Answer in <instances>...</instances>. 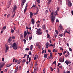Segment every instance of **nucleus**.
Listing matches in <instances>:
<instances>
[{
    "mask_svg": "<svg viewBox=\"0 0 73 73\" xmlns=\"http://www.w3.org/2000/svg\"><path fill=\"white\" fill-rule=\"evenodd\" d=\"M45 73V68H44V69L43 71V73Z\"/></svg>",
    "mask_w": 73,
    "mask_h": 73,
    "instance_id": "nucleus-32",
    "label": "nucleus"
},
{
    "mask_svg": "<svg viewBox=\"0 0 73 73\" xmlns=\"http://www.w3.org/2000/svg\"><path fill=\"white\" fill-rule=\"evenodd\" d=\"M36 72H37V68H35L34 70V73H36Z\"/></svg>",
    "mask_w": 73,
    "mask_h": 73,
    "instance_id": "nucleus-22",
    "label": "nucleus"
},
{
    "mask_svg": "<svg viewBox=\"0 0 73 73\" xmlns=\"http://www.w3.org/2000/svg\"><path fill=\"white\" fill-rule=\"evenodd\" d=\"M64 60H65L64 57H63V58H61L59 59V61L60 62H63L64 61Z\"/></svg>",
    "mask_w": 73,
    "mask_h": 73,
    "instance_id": "nucleus-4",
    "label": "nucleus"
},
{
    "mask_svg": "<svg viewBox=\"0 0 73 73\" xmlns=\"http://www.w3.org/2000/svg\"><path fill=\"white\" fill-rule=\"evenodd\" d=\"M57 72L58 73L60 72V70L59 69V68H57Z\"/></svg>",
    "mask_w": 73,
    "mask_h": 73,
    "instance_id": "nucleus-29",
    "label": "nucleus"
},
{
    "mask_svg": "<svg viewBox=\"0 0 73 73\" xmlns=\"http://www.w3.org/2000/svg\"><path fill=\"white\" fill-rule=\"evenodd\" d=\"M55 31L56 34H58V31H57L56 30Z\"/></svg>",
    "mask_w": 73,
    "mask_h": 73,
    "instance_id": "nucleus-55",
    "label": "nucleus"
},
{
    "mask_svg": "<svg viewBox=\"0 0 73 73\" xmlns=\"http://www.w3.org/2000/svg\"><path fill=\"white\" fill-rule=\"evenodd\" d=\"M66 53V51H64V52H63V55H64Z\"/></svg>",
    "mask_w": 73,
    "mask_h": 73,
    "instance_id": "nucleus-52",
    "label": "nucleus"
},
{
    "mask_svg": "<svg viewBox=\"0 0 73 73\" xmlns=\"http://www.w3.org/2000/svg\"><path fill=\"white\" fill-rule=\"evenodd\" d=\"M27 32L26 31H25L24 33V37H26L27 36Z\"/></svg>",
    "mask_w": 73,
    "mask_h": 73,
    "instance_id": "nucleus-17",
    "label": "nucleus"
},
{
    "mask_svg": "<svg viewBox=\"0 0 73 73\" xmlns=\"http://www.w3.org/2000/svg\"><path fill=\"white\" fill-rule=\"evenodd\" d=\"M56 22L57 23L59 22V21H58V19H56Z\"/></svg>",
    "mask_w": 73,
    "mask_h": 73,
    "instance_id": "nucleus-54",
    "label": "nucleus"
},
{
    "mask_svg": "<svg viewBox=\"0 0 73 73\" xmlns=\"http://www.w3.org/2000/svg\"><path fill=\"white\" fill-rule=\"evenodd\" d=\"M2 61H3V62H4V58H2Z\"/></svg>",
    "mask_w": 73,
    "mask_h": 73,
    "instance_id": "nucleus-57",
    "label": "nucleus"
},
{
    "mask_svg": "<svg viewBox=\"0 0 73 73\" xmlns=\"http://www.w3.org/2000/svg\"><path fill=\"white\" fill-rule=\"evenodd\" d=\"M11 33H13L14 32V31H15V30H11Z\"/></svg>",
    "mask_w": 73,
    "mask_h": 73,
    "instance_id": "nucleus-37",
    "label": "nucleus"
},
{
    "mask_svg": "<svg viewBox=\"0 0 73 73\" xmlns=\"http://www.w3.org/2000/svg\"><path fill=\"white\" fill-rule=\"evenodd\" d=\"M13 48L15 50H16L17 49V44L16 43H14L12 46Z\"/></svg>",
    "mask_w": 73,
    "mask_h": 73,
    "instance_id": "nucleus-1",
    "label": "nucleus"
},
{
    "mask_svg": "<svg viewBox=\"0 0 73 73\" xmlns=\"http://www.w3.org/2000/svg\"><path fill=\"white\" fill-rule=\"evenodd\" d=\"M5 46H6L5 53H7V51H8V49L9 48V46H7L6 44H5Z\"/></svg>",
    "mask_w": 73,
    "mask_h": 73,
    "instance_id": "nucleus-5",
    "label": "nucleus"
},
{
    "mask_svg": "<svg viewBox=\"0 0 73 73\" xmlns=\"http://www.w3.org/2000/svg\"><path fill=\"white\" fill-rule=\"evenodd\" d=\"M11 38H12L11 37H10L9 38V39L8 40V41L9 42H10V41H11Z\"/></svg>",
    "mask_w": 73,
    "mask_h": 73,
    "instance_id": "nucleus-23",
    "label": "nucleus"
},
{
    "mask_svg": "<svg viewBox=\"0 0 73 73\" xmlns=\"http://www.w3.org/2000/svg\"><path fill=\"white\" fill-rule=\"evenodd\" d=\"M65 63H66L67 65H69V64L71 63V62L68 60H66V61L65 62Z\"/></svg>",
    "mask_w": 73,
    "mask_h": 73,
    "instance_id": "nucleus-6",
    "label": "nucleus"
},
{
    "mask_svg": "<svg viewBox=\"0 0 73 73\" xmlns=\"http://www.w3.org/2000/svg\"><path fill=\"white\" fill-rule=\"evenodd\" d=\"M66 53L69 55V54H70L69 53V52L67 51L66 52Z\"/></svg>",
    "mask_w": 73,
    "mask_h": 73,
    "instance_id": "nucleus-50",
    "label": "nucleus"
},
{
    "mask_svg": "<svg viewBox=\"0 0 73 73\" xmlns=\"http://www.w3.org/2000/svg\"><path fill=\"white\" fill-rule=\"evenodd\" d=\"M58 54L60 56H61V55H62V53H58Z\"/></svg>",
    "mask_w": 73,
    "mask_h": 73,
    "instance_id": "nucleus-51",
    "label": "nucleus"
},
{
    "mask_svg": "<svg viewBox=\"0 0 73 73\" xmlns=\"http://www.w3.org/2000/svg\"><path fill=\"white\" fill-rule=\"evenodd\" d=\"M26 60L25 59H24L22 61V62H25V61H26Z\"/></svg>",
    "mask_w": 73,
    "mask_h": 73,
    "instance_id": "nucleus-38",
    "label": "nucleus"
},
{
    "mask_svg": "<svg viewBox=\"0 0 73 73\" xmlns=\"http://www.w3.org/2000/svg\"><path fill=\"white\" fill-rule=\"evenodd\" d=\"M63 35L62 34H59V36H60V37H62Z\"/></svg>",
    "mask_w": 73,
    "mask_h": 73,
    "instance_id": "nucleus-36",
    "label": "nucleus"
},
{
    "mask_svg": "<svg viewBox=\"0 0 73 73\" xmlns=\"http://www.w3.org/2000/svg\"><path fill=\"white\" fill-rule=\"evenodd\" d=\"M31 23L32 24H33V25L35 24V20H34V19H32L31 20Z\"/></svg>",
    "mask_w": 73,
    "mask_h": 73,
    "instance_id": "nucleus-13",
    "label": "nucleus"
},
{
    "mask_svg": "<svg viewBox=\"0 0 73 73\" xmlns=\"http://www.w3.org/2000/svg\"><path fill=\"white\" fill-rule=\"evenodd\" d=\"M29 49V48H26L25 49V50H28Z\"/></svg>",
    "mask_w": 73,
    "mask_h": 73,
    "instance_id": "nucleus-49",
    "label": "nucleus"
},
{
    "mask_svg": "<svg viewBox=\"0 0 73 73\" xmlns=\"http://www.w3.org/2000/svg\"><path fill=\"white\" fill-rule=\"evenodd\" d=\"M15 13H14V15H13V16H12L13 18V17H15Z\"/></svg>",
    "mask_w": 73,
    "mask_h": 73,
    "instance_id": "nucleus-53",
    "label": "nucleus"
},
{
    "mask_svg": "<svg viewBox=\"0 0 73 73\" xmlns=\"http://www.w3.org/2000/svg\"><path fill=\"white\" fill-rule=\"evenodd\" d=\"M49 43L48 42H47L46 44V48H48V46H49Z\"/></svg>",
    "mask_w": 73,
    "mask_h": 73,
    "instance_id": "nucleus-10",
    "label": "nucleus"
},
{
    "mask_svg": "<svg viewBox=\"0 0 73 73\" xmlns=\"http://www.w3.org/2000/svg\"><path fill=\"white\" fill-rule=\"evenodd\" d=\"M2 67H3V65H2L0 66V68L1 69V68H2Z\"/></svg>",
    "mask_w": 73,
    "mask_h": 73,
    "instance_id": "nucleus-56",
    "label": "nucleus"
},
{
    "mask_svg": "<svg viewBox=\"0 0 73 73\" xmlns=\"http://www.w3.org/2000/svg\"><path fill=\"white\" fill-rule=\"evenodd\" d=\"M12 39L13 40H14V39H15V37L14 36H13L12 37Z\"/></svg>",
    "mask_w": 73,
    "mask_h": 73,
    "instance_id": "nucleus-35",
    "label": "nucleus"
},
{
    "mask_svg": "<svg viewBox=\"0 0 73 73\" xmlns=\"http://www.w3.org/2000/svg\"><path fill=\"white\" fill-rule=\"evenodd\" d=\"M32 35H31L30 37L29 38V39L30 40H32Z\"/></svg>",
    "mask_w": 73,
    "mask_h": 73,
    "instance_id": "nucleus-25",
    "label": "nucleus"
},
{
    "mask_svg": "<svg viewBox=\"0 0 73 73\" xmlns=\"http://www.w3.org/2000/svg\"><path fill=\"white\" fill-rule=\"evenodd\" d=\"M53 14L54 13L53 12H52L51 14V18L54 17L53 16Z\"/></svg>",
    "mask_w": 73,
    "mask_h": 73,
    "instance_id": "nucleus-20",
    "label": "nucleus"
},
{
    "mask_svg": "<svg viewBox=\"0 0 73 73\" xmlns=\"http://www.w3.org/2000/svg\"><path fill=\"white\" fill-rule=\"evenodd\" d=\"M6 26H4L3 27V29H6Z\"/></svg>",
    "mask_w": 73,
    "mask_h": 73,
    "instance_id": "nucleus-34",
    "label": "nucleus"
},
{
    "mask_svg": "<svg viewBox=\"0 0 73 73\" xmlns=\"http://www.w3.org/2000/svg\"><path fill=\"white\" fill-rule=\"evenodd\" d=\"M31 57H30L29 59V62H30V61H31Z\"/></svg>",
    "mask_w": 73,
    "mask_h": 73,
    "instance_id": "nucleus-45",
    "label": "nucleus"
},
{
    "mask_svg": "<svg viewBox=\"0 0 73 73\" xmlns=\"http://www.w3.org/2000/svg\"><path fill=\"white\" fill-rule=\"evenodd\" d=\"M23 41L24 43H26V40L25 39H24Z\"/></svg>",
    "mask_w": 73,
    "mask_h": 73,
    "instance_id": "nucleus-43",
    "label": "nucleus"
},
{
    "mask_svg": "<svg viewBox=\"0 0 73 73\" xmlns=\"http://www.w3.org/2000/svg\"><path fill=\"white\" fill-rule=\"evenodd\" d=\"M54 16H56V15H58V12L56 10L55 11V13H54Z\"/></svg>",
    "mask_w": 73,
    "mask_h": 73,
    "instance_id": "nucleus-14",
    "label": "nucleus"
},
{
    "mask_svg": "<svg viewBox=\"0 0 73 73\" xmlns=\"http://www.w3.org/2000/svg\"><path fill=\"white\" fill-rule=\"evenodd\" d=\"M17 9V6H16V5H14L13 9V12H15V11Z\"/></svg>",
    "mask_w": 73,
    "mask_h": 73,
    "instance_id": "nucleus-9",
    "label": "nucleus"
},
{
    "mask_svg": "<svg viewBox=\"0 0 73 73\" xmlns=\"http://www.w3.org/2000/svg\"><path fill=\"white\" fill-rule=\"evenodd\" d=\"M51 58H52V57H49L47 59H48V60H49V59H51Z\"/></svg>",
    "mask_w": 73,
    "mask_h": 73,
    "instance_id": "nucleus-40",
    "label": "nucleus"
},
{
    "mask_svg": "<svg viewBox=\"0 0 73 73\" xmlns=\"http://www.w3.org/2000/svg\"><path fill=\"white\" fill-rule=\"evenodd\" d=\"M60 29H62V26L61 25V24H60L59 26Z\"/></svg>",
    "mask_w": 73,
    "mask_h": 73,
    "instance_id": "nucleus-18",
    "label": "nucleus"
},
{
    "mask_svg": "<svg viewBox=\"0 0 73 73\" xmlns=\"http://www.w3.org/2000/svg\"><path fill=\"white\" fill-rule=\"evenodd\" d=\"M51 20L52 23H53L54 22V21L55 19L54 18H55V17H53L52 18H51Z\"/></svg>",
    "mask_w": 73,
    "mask_h": 73,
    "instance_id": "nucleus-12",
    "label": "nucleus"
},
{
    "mask_svg": "<svg viewBox=\"0 0 73 73\" xmlns=\"http://www.w3.org/2000/svg\"><path fill=\"white\" fill-rule=\"evenodd\" d=\"M69 50H70V52H72V48H69Z\"/></svg>",
    "mask_w": 73,
    "mask_h": 73,
    "instance_id": "nucleus-31",
    "label": "nucleus"
},
{
    "mask_svg": "<svg viewBox=\"0 0 73 73\" xmlns=\"http://www.w3.org/2000/svg\"><path fill=\"white\" fill-rule=\"evenodd\" d=\"M48 10H46L45 11L46 13H48Z\"/></svg>",
    "mask_w": 73,
    "mask_h": 73,
    "instance_id": "nucleus-63",
    "label": "nucleus"
},
{
    "mask_svg": "<svg viewBox=\"0 0 73 73\" xmlns=\"http://www.w3.org/2000/svg\"><path fill=\"white\" fill-rule=\"evenodd\" d=\"M65 33H68L69 34L70 33V30L68 31L67 30H65Z\"/></svg>",
    "mask_w": 73,
    "mask_h": 73,
    "instance_id": "nucleus-11",
    "label": "nucleus"
},
{
    "mask_svg": "<svg viewBox=\"0 0 73 73\" xmlns=\"http://www.w3.org/2000/svg\"><path fill=\"white\" fill-rule=\"evenodd\" d=\"M18 60L17 59H16L15 60V62H17L18 61Z\"/></svg>",
    "mask_w": 73,
    "mask_h": 73,
    "instance_id": "nucleus-62",
    "label": "nucleus"
},
{
    "mask_svg": "<svg viewBox=\"0 0 73 73\" xmlns=\"http://www.w3.org/2000/svg\"><path fill=\"white\" fill-rule=\"evenodd\" d=\"M68 7H71L72 6V3L70 1H68Z\"/></svg>",
    "mask_w": 73,
    "mask_h": 73,
    "instance_id": "nucleus-7",
    "label": "nucleus"
},
{
    "mask_svg": "<svg viewBox=\"0 0 73 73\" xmlns=\"http://www.w3.org/2000/svg\"><path fill=\"white\" fill-rule=\"evenodd\" d=\"M52 52H51V53H50V57H52Z\"/></svg>",
    "mask_w": 73,
    "mask_h": 73,
    "instance_id": "nucleus-33",
    "label": "nucleus"
},
{
    "mask_svg": "<svg viewBox=\"0 0 73 73\" xmlns=\"http://www.w3.org/2000/svg\"><path fill=\"white\" fill-rule=\"evenodd\" d=\"M40 26V24H37V27H38Z\"/></svg>",
    "mask_w": 73,
    "mask_h": 73,
    "instance_id": "nucleus-59",
    "label": "nucleus"
},
{
    "mask_svg": "<svg viewBox=\"0 0 73 73\" xmlns=\"http://www.w3.org/2000/svg\"><path fill=\"white\" fill-rule=\"evenodd\" d=\"M29 54L30 56H32V53H31V52H30Z\"/></svg>",
    "mask_w": 73,
    "mask_h": 73,
    "instance_id": "nucleus-61",
    "label": "nucleus"
},
{
    "mask_svg": "<svg viewBox=\"0 0 73 73\" xmlns=\"http://www.w3.org/2000/svg\"><path fill=\"white\" fill-rule=\"evenodd\" d=\"M26 0H22V3H21V5L22 6V8H23V6L24 5V4L25 3Z\"/></svg>",
    "mask_w": 73,
    "mask_h": 73,
    "instance_id": "nucleus-3",
    "label": "nucleus"
},
{
    "mask_svg": "<svg viewBox=\"0 0 73 73\" xmlns=\"http://www.w3.org/2000/svg\"><path fill=\"white\" fill-rule=\"evenodd\" d=\"M29 55H28L27 57V60H28V58H29Z\"/></svg>",
    "mask_w": 73,
    "mask_h": 73,
    "instance_id": "nucleus-39",
    "label": "nucleus"
},
{
    "mask_svg": "<svg viewBox=\"0 0 73 73\" xmlns=\"http://www.w3.org/2000/svg\"><path fill=\"white\" fill-rule=\"evenodd\" d=\"M42 28L43 29H45V25L42 26Z\"/></svg>",
    "mask_w": 73,
    "mask_h": 73,
    "instance_id": "nucleus-28",
    "label": "nucleus"
},
{
    "mask_svg": "<svg viewBox=\"0 0 73 73\" xmlns=\"http://www.w3.org/2000/svg\"><path fill=\"white\" fill-rule=\"evenodd\" d=\"M48 52H49V53H51V52H52V51H51L50 50H48Z\"/></svg>",
    "mask_w": 73,
    "mask_h": 73,
    "instance_id": "nucleus-48",
    "label": "nucleus"
},
{
    "mask_svg": "<svg viewBox=\"0 0 73 73\" xmlns=\"http://www.w3.org/2000/svg\"><path fill=\"white\" fill-rule=\"evenodd\" d=\"M33 45H31L30 46V50H32V49H33Z\"/></svg>",
    "mask_w": 73,
    "mask_h": 73,
    "instance_id": "nucleus-24",
    "label": "nucleus"
},
{
    "mask_svg": "<svg viewBox=\"0 0 73 73\" xmlns=\"http://www.w3.org/2000/svg\"><path fill=\"white\" fill-rule=\"evenodd\" d=\"M36 33L38 35H40L42 34V32H41V31L40 29H38L36 31Z\"/></svg>",
    "mask_w": 73,
    "mask_h": 73,
    "instance_id": "nucleus-2",
    "label": "nucleus"
},
{
    "mask_svg": "<svg viewBox=\"0 0 73 73\" xmlns=\"http://www.w3.org/2000/svg\"><path fill=\"white\" fill-rule=\"evenodd\" d=\"M71 13L72 15H73V11H71Z\"/></svg>",
    "mask_w": 73,
    "mask_h": 73,
    "instance_id": "nucleus-64",
    "label": "nucleus"
},
{
    "mask_svg": "<svg viewBox=\"0 0 73 73\" xmlns=\"http://www.w3.org/2000/svg\"><path fill=\"white\" fill-rule=\"evenodd\" d=\"M15 73H17V70L15 69Z\"/></svg>",
    "mask_w": 73,
    "mask_h": 73,
    "instance_id": "nucleus-60",
    "label": "nucleus"
},
{
    "mask_svg": "<svg viewBox=\"0 0 73 73\" xmlns=\"http://www.w3.org/2000/svg\"><path fill=\"white\" fill-rule=\"evenodd\" d=\"M7 4L9 6V7L10 5H11V1L10 0L8 3H7Z\"/></svg>",
    "mask_w": 73,
    "mask_h": 73,
    "instance_id": "nucleus-16",
    "label": "nucleus"
},
{
    "mask_svg": "<svg viewBox=\"0 0 73 73\" xmlns=\"http://www.w3.org/2000/svg\"><path fill=\"white\" fill-rule=\"evenodd\" d=\"M33 13L32 12H31L30 14V17L32 18V16H33Z\"/></svg>",
    "mask_w": 73,
    "mask_h": 73,
    "instance_id": "nucleus-15",
    "label": "nucleus"
},
{
    "mask_svg": "<svg viewBox=\"0 0 73 73\" xmlns=\"http://www.w3.org/2000/svg\"><path fill=\"white\" fill-rule=\"evenodd\" d=\"M58 1H60V4L61 5L62 1H61V0H58Z\"/></svg>",
    "mask_w": 73,
    "mask_h": 73,
    "instance_id": "nucleus-30",
    "label": "nucleus"
},
{
    "mask_svg": "<svg viewBox=\"0 0 73 73\" xmlns=\"http://www.w3.org/2000/svg\"><path fill=\"white\" fill-rule=\"evenodd\" d=\"M38 46V48L39 49H40V47H41V45H39Z\"/></svg>",
    "mask_w": 73,
    "mask_h": 73,
    "instance_id": "nucleus-47",
    "label": "nucleus"
},
{
    "mask_svg": "<svg viewBox=\"0 0 73 73\" xmlns=\"http://www.w3.org/2000/svg\"><path fill=\"white\" fill-rule=\"evenodd\" d=\"M36 5H34L32 6V7L31 8H35V7H36Z\"/></svg>",
    "mask_w": 73,
    "mask_h": 73,
    "instance_id": "nucleus-41",
    "label": "nucleus"
},
{
    "mask_svg": "<svg viewBox=\"0 0 73 73\" xmlns=\"http://www.w3.org/2000/svg\"><path fill=\"white\" fill-rule=\"evenodd\" d=\"M36 1L37 3H40V0H36Z\"/></svg>",
    "mask_w": 73,
    "mask_h": 73,
    "instance_id": "nucleus-44",
    "label": "nucleus"
},
{
    "mask_svg": "<svg viewBox=\"0 0 73 73\" xmlns=\"http://www.w3.org/2000/svg\"><path fill=\"white\" fill-rule=\"evenodd\" d=\"M47 37L48 38H50V35H49V34H47Z\"/></svg>",
    "mask_w": 73,
    "mask_h": 73,
    "instance_id": "nucleus-21",
    "label": "nucleus"
},
{
    "mask_svg": "<svg viewBox=\"0 0 73 73\" xmlns=\"http://www.w3.org/2000/svg\"><path fill=\"white\" fill-rule=\"evenodd\" d=\"M52 64H55V65L56 64V61H54V62Z\"/></svg>",
    "mask_w": 73,
    "mask_h": 73,
    "instance_id": "nucleus-46",
    "label": "nucleus"
},
{
    "mask_svg": "<svg viewBox=\"0 0 73 73\" xmlns=\"http://www.w3.org/2000/svg\"><path fill=\"white\" fill-rule=\"evenodd\" d=\"M48 3L49 4H50V3L51 2V0H48Z\"/></svg>",
    "mask_w": 73,
    "mask_h": 73,
    "instance_id": "nucleus-42",
    "label": "nucleus"
},
{
    "mask_svg": "<svg viewBox=\"0 0 73 73\" xmlns=\"http://www.w3.org/2000/svg\"><path fill=\"white\" fill-rule=\"evenodd\" d=\"M35 57L34 58V59L35 60H36V59H37V58H38V56H37V55H36L35 56Z\"/></svg>",
    "mask_w": 73,
    "mask_h": 73,
    "instance_id": "nucleus-19",
    "label": "nucleus"
},
{
    "mask_svg": "<svg viewBox=\"0 0 73 73\" xmlns=\"http://www.w3.org/2000/svg\"><path fill=\"white\" fill-rule=\"evenodd\" d=\"M44 57L45 58H47V55L46 54H44Z\"/></svg>",
    "mask_w": 73,
    "mask_h": 73,
    "instance_id": "nucleus-27",
    "label": "nucleus"
},
{
    "mask_svg": "<svg viewBox=\"0 0 73 73\" xmlns=\"http://www.w3.org/2000/svg\"><path fill=\"white\" fill-rule=\"evenodd\" d=\"M8 70V69H5V72H7V70Z\"/></svg>",
    "mask_w": 73,
    "mask_h": 73,
    "instance_id": "nucleus-58",
    "label": "nucleus"
},
{
    "mask_svg": "<svg viewBox=\"0 0 73 73\" xmlns=\"http://www.w3.org/2000/svg\"><path fill=\"white\" fill-rule=\"evenodd\" d=\"M28 7V4L27 3L26 5V7L25 8V9L24 10V13H25L26 11H27V7Z\"/></svg>",
    "mask_w": 73,
    "mask_h": 73,
    "instance_id": "nucleus-8",
    "label": "nucleus"
},
{
    "mask_svg": "<svg viewBox=\"0 0 73 73\" xmlns=\"http://www.w3.org/2000/svg\"><path fill=\"white\" fill-rule=\"evenodd\" d=\"M12 65V64H8L7 65V66L8 67H9V66H11Z\"/></svg>",
    "mask_w": 73,
    "mask_h": 73,
    "instance_id": "nucleus-26",
    "label": "nucleus"
}]
</instances>
